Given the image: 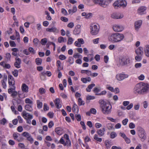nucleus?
Listing matches in <instances>:
<instances>
[{"label":"nucleus","mask_w":149,"mask_h":149,"mask_svg":"<svg viewBox=\"0 0 149 149\" xmlns=\"http://www.w3.org/2000/svg\"><path fill=\"white\" fill-rule=\"evenodd\" d=\"M149 90V85L148 84L141 82L136 85L133 91L136 94L143 95L148 93Z\"/></svg>","instance_id":"1"},{"label":"nucleus","mask_w":149,"mask_h":149,"mask_svg":"<svg viewBox=\"0 0 149 149\" xmlns=\"http://www.w3.org/2000/svg\"><path fill=\"white\" fill-rule=\"evenodd\" d=\"M99 103L100 104L101 111L103 113L108 115L111 113L112 107L109 103L106 102L102 100H99Z\"/></svg>","instance_id":"2"},{"label":"nucleus","mask_w":149,"mask_h":149,"mask_svg":"<svg viewBox=\"0 0 149 149\" xmlns=\"http://www.w3.org/2000/svg\"><path fill=\"white\" fill-rule=\"evenodd\" d=\"M123 34L118 33H115L112 34L109 37V40L113 43L120 42L124 38Z\"/></svg>","instance_id":"3"},{"label":"nucleus","mask_w":149,"mask_h":149,"mask_svg":"<svg viewBox=\"0 0 149 149\" xmlns=\"http://www.w3.org/2000/svg\"><path fill=\"white\" fill-rule=\"evenodd\" d=\"M15 87L14 86L13 88H9L8 89V93L10 94H11V96L13 98L16 97L17 95L20 98H24L25 96L24 94L23 95V93L19 92L18 91L17 92L15 91Z\"/></svg>","instance_id":"4"},{"label":"nucleus","mask_w":149,"mask_h":149,"mask_svg":"<svg viewBox=\"0 0 149 149\" xmlns=\"http://www.w3.org/2000/svg\"><path fill=\"white\" fill-rule=\"evenodd\" d=\"M127 3L125 0H117L113 3V6L116 9H118L121 7L124 8L126 6Z\"/></svg>","instance_id":"5"},{"label":"nucleus","mask_w":149,"mask_h":149,"mask_svg":"<svg viewBox=\"0 0 149 149\" xmlns=\"http://www.w3.org/2000/svg\"><path fill=\"white\" fill-rule=\"evenodd\" d=\"M139 136L141 139V141L143 142L146 138V133L145 130L142 127H139L138 128Z\"/></svg>","instance_id":"6"},{"label":"nucleus","mask_w":149,"mask_h":149,"mask_svg":"<svg viewBox=\"0 0 149 149\" xmlns=\"http://www.w3.org/2000/svg\"><path fill=\"white\" fill-rule=\"evenodd\" d=\"M91 33L93 35H97L99 32L100 27L97 24H93L90 26Z\"/></svg>","instance_id":"7"},{"label":"nucleus","mask_w":149,"mask_h":149,"mask_svg":"<svg viewBox=\"0 0 149 149\" xmlns=\"http://www.w3.org/2000/svg\"><path fill=\"white\" fill-rule=\"evenodd\" d=\"M120 63L123 65H127L129 64L130 62V58L126 56H123L120 58Z\"/></svg>","instance_id":"8"},{"label":"nucleus","mask_w":149,"mask_h":149,"mask_svg":"<svg viewBox=\"0 0 149 149\" xmlns=\"http://www.w3.org/2000/svg\"><path fill=\"white\" fill-rule=\"evenodd\" d=\"M93 2L95 4H98L100 6L105 8L109 4L108 1L107 0H93Z\"/></svg>","instance_id":"9"},{"label":"nucleus","mask_w":149,"mask_h":149,"mask_svg":"<svg viewBox=\"0 0 149 149\" xmlns=\"http://www.w3.org/2000/svg\"><path fill=\"white\" fill-rule=\"evenodd\" d=\"M128 77L129 75L128 74H118L116 75V79L120 81L128 78Z\"/></svg>","instance_id":"10"},{"label":"nucleus","mask_w":149,"mask_h":149,"mask_svg":"<svg viewBox=\"0 0 149 149\" xmlns=\"http://www.w3.org/2000/svg\"><path fill=\"white\" fill-rule=\"evenodd\" d=\"M113 30L116 32H121L124 29L123 26L120 25L114 24L113 26Z\"/></svg>","instance_id":"11"},{"label":"nucleus","mask_w":149,"mask_h":149,"mask_svg":"<svg viewBox=\"0 0 149 149\" xmlns=\"http://www.w3.org/2000/svg\"><path fill=\"white\" fill-rule=\"evenodd\" d=\"M146 7L145 6H141L139 7L137 10V12L138 14L140 15L144 14L146 13Z\"/></svg>","instance_id":"12"},{"label":"nucleus","mask_w":149,"mask_h":149,"mask_svg":"<svg viewBox=\"0 0 149 149\" xmlns=\"http://www.w3.org/2000/svg\"><path fill=\"white\" fill-rule=\"evenodd\" d=\"M8 79L9 85L12 86V88H13L14 86H15V81L12 75H9L8 76ZM10 88H12L11 87H10Z\"/></svg>","instance_id":"13"},{"label":"nucleus","mask_w":149,"mask_h":149,"mask_svg":"<svg viewBox=\"0 0 149 149\" xmlns=\"http://www.w3.org/2000/svg\"><path fill=\"white\" fill-rule=\"evenodd\" d=\"M15 62L14 63L15 66L17 68H19L21 67V60L18 57H16L15 58Z\"/></svg>","instance_id":"14"},{"label":"nucleus","mask_w":149,"mask_h":149,"mask_svg":"<svg viewBox=\"0 0 149 149\" xmlns=\"http://www.w3.org/2000/svg\"><path fill=\"white\" fill-rule=\"evenodd\" d=\"M47 31L49 32H52L54 33H57L59 32V30L56 27H52L51 28H47L46 29Z\"/></svg>","instance_id":"15"},{"label":"nucleus","mask_w":149,"mask_h":149,"mask_svg":"<svg viewBox=\"0 0 149 149\" xmlns=\"http://www.w3.org/2000/svg\"><path fill=\"white\" fill-rule=\"evenodd\" d=\"M84 43L83 39L82 38H79L77 40V41H76L74 43L76 46L78 47H80L81 44H83Z\"/></svg>","instance_id":"16"},{"label":"nucleus","mask_w":149,"mask_h":149,"mask_svg":"<svg viewBox=\"0 0 149 149\" xmlns=\"http://www.w3.org/2000/svg\"><path fill=\"white\" fill-rule=\"evenodd\" d=\"M22 116L25 119L28 118L32 119L33 116L30 114L27 113L26 111H24L22 113Z\"/></svg>","instance_id":"17"},{"label":"nucleus","mask_w":149,"mask_h":149,"mask_svg":"<svg viewBox=\"0 0 149 149\" xmlns=\"http://www.w3.org/2000/svg\"><path fill=\"white\" fill-rule=\"evenodd\" d=\"M111 17L114 19H120L122 18L123 15L121 14H117L114 13L111 15Z\"/></svg>","instance_id":"18"},{"label":"nucleus","mask_w":149,"mask_h":149,"mask_svg":"<svg viewBox=\"0 0 149 149\" xmlns=\"http://www.w3.org/2000/svg\"><path fill=\"white\" fill-rule=\"evenodd\" d=\"M81 26L80 25H77L76 26L73 31V34L75 35H78L80 33Z\"/></svg>","instance_id":"19"},{"label":"nucleus","mask_w":149,"mask_h":149,"mask_svg":"<svg viewBox=\"0 0 149 149\" xmlns=\"http://www.w3.org/2000/svg\"><path fill=\"white\" fill-rule=\"evenodd\" d=\"M142 23L141 20H139L136 22L134 23V27L135 29L138 31L141 27Z\"/></svg>","instance_id":"20"},{"label":"nucleus","mask_w":149,"mask_h":149,"mask_svg":"<svg viewBox=\"0 0 149 149\" xmlns=\"http://www.w3.org/2000/svg\"><path fill=\"white\" fill-rule=\"evenodd\" d=\"M143 48L140 47L135 50V53L137 55L142 56L143 55Z\"/></svg>","instance_id":"21"},{"label":"nucleus","mask_w":149,"mask_h":149,"mask_svg":"<svg viewBox=\"0 0 149 149\" xmlns=\"http://www.w3.org/2000/svg\"><path fill=\"white\" fill-rule=\"evenodd\" d=\"M54 102L57 109H59L61 107L62 105L60 103V101L59 98H56Z\"/></svg>","instance_id":"22"},{"label":"nucleus","mask_w":149,"mask_h":149,"mask_svg":"<svg viewBox=\"0 0 149 149\" xmlns=\"http://www.w3.org/2000/svg\"><path fill=\"white\" fill-rule=\"evenodd\" d=\"M19 136H20V134L16 132H14L13 134V136L14 139L18 142L21 141L22 140L21 138L19 139Z\"/></svg>","instance_id":"23"},{"label":"nucleus","mask_w":149,"mask_h":149,"mask_svg":"<svg viewBox=\"0 0 149 149\" xmlns=\"http://www.w3.org/2000/svg\"><path fill=\"white\" fill-rule=\"evenodd\" d=\"M144 52L145 56L148 57H149V45H146L145 46Z\"/></svg>","instance_id":"24"},{"label":"nucleus","mask_w":149,"mask_h":149,"mask_svg":"<svg viewBox=\"0 0 149 149\" xmlns=\"http://www.w3.org/2000/svg\"><path fill=\"white\" fill-rule=\"evenodd\" d=\"M21 89L22 91L24 92L27 93L29 91V87L25 84H22Z\"/></svg>","instance_id":"25"},{"label":"nucleus","mask_w":149,"mask_h":149,"mask_svg":"<svg viewBox=\"0 0 149 149\" xmlns=\"http://www.w3.org/2000/svg\"><path fill=\"white\" fill-rule=\"evenodd\" d=\"M55 132L59 135H61L63 133V129L60 127H57L55 129Z\"/></svg>","instance_id":"26"},{"label":"nucleus","mask_w":149,"mask_h":149,"mask_svg":"<svg viewBox=\"0 0 149 149\" xmlns=\"http://www.w3.org/2000/svg\"><path fill=\"white\" fill-rule=\"evenodd\" d=\"M25 109L28 111H32L33 110L32 104H26L25 106Z\"/></svg>","instance_id":"27"},{"label":"nucleus","mask_w":149,"mask_h":149,"mask_svg":"<svg viewBox=\"0 0 149 149\" xmlns=\"http://www.w3.org/2000/svg\"><path fill=\"white\" fill-rule=\"evenodd\" d=\"M58 42L59 43H62V42H66L67 41V39L65 38H64L63 37L61 36L59 37L58 39Z\"/></svg>","instance_id":"28"},{"label":"nucleus","mask_w":149,"mask_h":149,"mask_svg":"<svg viewBox=\"0 0 149 149\" xmlns=\"http://www.w3.org/2000/svg\"><path fill=\"white\" fill-rule=\"evenodd\" d=\"M56 64L57 65L58 70V71H60L61 70L63 69V68L62 66H61V63L60 61H59V60L57 61L56 62Z\"/></svg>","instance_id":"29"},{"label":"nucleus","mask_w":149,"mask_h":149,"mask_svg":"<svg viewBox=\"0 0 149 149\" xmlns=\"http://www.w3.org/2000/svg\"><path fill=\"white\" fill-rule=\"evenodd\" d=\"M97 133L99 135V136L100 137L103 136L104 134L103 131L101 129H100L97 130Z\"/></svg>","instance_id":"30"},{"label":"nucleus","mask_w":149,"mask_h":149,"mask_svg":"<svg viewBox=\"0 0 149 149\" xmlns=\"http://www.w3.org/2000/svg\"><path fill=\"white\" fill-rule=\"evenodd\" d=\"M95 86V85L94 84H91L89 85L88 87L86 88V91H87L88 92H90L91 91V89L92 88L94 87Z\"/></svg>","instance_id":"31"},{"label":"nucleus","mask_w":149,"mask_h":149,"mask_svg":"<svg viewBox=\"0 0 149 149\" xmlns=\"http://www.w3.org/2000/svg\"><path fill=\"white\" fill-rule=\"evenodd\" d=\"M45 74H47L48 76L50 77L51 75V73L50 71H47L45 72H43L41 73V76L44 77Z\"/></svg>","instance_id":"32"},{"label":"nucleus","mask_w":149,"mask_h":149,"mask_svg":"<svg viewBox=\"0 0 149 149\" xmlns=\"http://www.w3.org/2000/svg\"><path fill=\"white\" fill-rule=\"evenodd\" d=\"M36 62L37 65H40L42 63V59L39 58H37L36 59Z\"/></svg>","instance_id":"33"},{"label":"nucleus","mask_w":149,"mask_h":149,"mask_svg":"<svg viewBox=\"0 0 149 149\" xmlns=\"http://www.w3.org/2000/svg\"><path fill=\"white\" fill-rule=\"evenodd\" d=\"M111 142L109 140H106L105 144L107 148H110L111 146Z\"/></svg>","instance_id":"34"},{"label":"nucleus","mask_w":149,"mask_h":149,"mask_svg":"<svg viewBox=\"0 0 149 149\" xmlns=\"http://www.w3.org/2000/svg\"><path fill=\"white\" fill-rule=\"evenodd\" d=\"M37 107L38 109H40L42 107V102H40V101L38 100H37Z\"/></svg>","instance_id":"35"},{"label":"nucleus","mask_w":149,"mask_h":149,"mask_svg":"<svg viewBox=\"0 0 149 149\" xmlns=\"http://www.w3.org/2000/svg\"><path fill=\"white\" fill-rule=\"evenodd\" d=\"M94 139L96 140L99 141L100 142L102 141V139L98 137V135L97 134H95L94 135Z\"/></svg>","instance_id":"36"},{"label":"nucleus","mask_w":149,"mask_h":149,"mask_svg":"<svg viewBox=\"0 0 149 149\" xmlns=\"http://www.w3.org/2000/svg\"><path fill=\"white\" fill-rule=\"evenodd\" d=\"M74 41V39L70 37H69L68 38V39L67 42L68 45H71L72 44Z\"/></svg>","instance_id":"37"},{"label":"nucleus","mask_w":149,"mask_h":149,"mask_svg":"<svg viewBox=\"0 0 149 149\" xmlns=\"http://www.w3.org/2000/svg\"><path fill=\"white\" fill-rule=\"evenodd\" d=\"M107 127L109 130H111L113 129V126L111 123H108L107 125Z\"/></svg>","instance_id":"38"},{"label":"nucleus","mask_w":149,"mask_h":149,"mask_svg":"<svg viewBox=\"0 0 149 149\" xmlns=\"http://www.w3.org/2000/svg\"><path fill=\"white\" fill-rule=\"evenodd\" d=\"M117 135L116 132H111L110 135V137L111 139H114L116 137Z\"/></svg>","instance_id":"39"},{"label":"nucleus","mask_w":149,"mask_h":149,"mask_svg":"<svg viewBox=\"0 0 149 149\" xmlns=\"http://www.w3.org/2000/svg\"><path fill=\"white\" fill-rule=\"evenodd\" d=\"M22 135L24 137L26 138V139L31 135L28 132H24L22 133Z\"/></svg>","instance_id":"40"},{"label":"nucleus","mask_w":149,"mask_h":149,"mask_svg":"<svg viewBox=\"0 0 149 149\" xmlns=\"http://www.w3.org/2000/svg\"><path fill=\"white\" fill-rule=\"evenodd\" d=\"M25 102L26 103L29 104H33V102L30 99L27 98L25 99Z\"/></svg>","instance_id":"41"},{"label":"nucleus","mask_w":149,"mask_h":149,"mask_svg":"<svg viewBox=\"0 0 149 149\" xmlns=\"http://www.w3.org/2000/svg\"><path fill=\"white\" fill-rule=\"evenodd\" d=\"M47 39L46 38L42 39L41 40V43L42 45H45L47 42Z\"/></svg>","instance_id":"42"},{"label":"nucleus","mask_w":149,"mask_h":149,"mask_svg":"<svg viewBox=\"0 0 149 149\" xmlns=\"http://www.w3.org/2000/svg\"><path fill=\"white\" fill-rule=\"evenodd\" d=\"M28 51L31 54H34L36 53L35 51L34 50V49L32 47H29L28 49Z\"/></svg>","instance_id":"43"},{"label":"nucleus","mask_w":149,"mask_h":149,"mask_svg":"<svg viewBox=\"0 0 149 149\" xmlns=\"http://www.w3.org/2000/svg\"><path fill=\"white\" fill-rule=\"evenodd\" d=\"M78 104L79 106L84 105V102L82 100L81 98H79L78 99Z\"/></svg>","instance_id":"44"},{"label":"nucleus","mask_w":149,"mask_h":149,"mask_svg":"<svg viewBox=\"0 0 149 149\" xmlns=\"http://www.w3.org/2000/svg\"><path fill=\"white\" fill-rule=\"evenodd\" d=\"M68 62L70 64H72L74 63V58L72 57H70L68 58Z\"/></svg>","instance_id":"45"},{"label":"nucleus","mask_w":149,"mask_h":149,"mask_svg":"<svg viewBox=\"0 0 149 149\" xmlns=\"http://www.w3.org/2000/svg\"><path fill=\"white\" fill-rule=\"evenodd\" d=\"M18 70H15L12 72V74L15 77H17L18 76Z\"/></svg>","instance_id":"46"},{"label":"nucleus","mask_w":149,"mask_h":149,"mask_svg":"<svg viewBox=\"0 0 149 149\" xmlns=\"http://www.w3.org/2000/svg\"><path fill=\"white\" fill-rule=\"evenodd\" d=\"M77 109L78 110V107L75 103H74L73 106L72 110L74 112L76 111V110Z\"/></svg>","instance_id":"47"},{"label":"nucleus","mask_w":149,"mask_h":149,"mask_svg":"<svg viewBox=\"0 0 149 149\" xmlns=\"http://www.w3.org/2000/svg\"><path fill=\"white\" fill-rule=\"evenodd\" d=\"M95 97L94 96H91L90 95H88L86 96V99L87 100H93L95 99Z\"/></svg>","instance_id":"48"},{"label":"nucleus","mask_w":149,"mask_h":149,"mask_svg":"<svg viewBox=\"0 0 149 149\" xmlns=\"http://www.w3.org/2000/svg\"><path fill=\"white\" fill-rule=\"evenodd\" d=\"M71 145V141L70 140H67L65 142V143L64 146H70Z\"/></svg>","instance_id":"49"},{"label":"nucleus","mask_w":149,"mask_h":149,"mask_svg":"<svg viewBox=\"0 0 149 149\" xmlns=\"http://www.w3.org/2000/svg\"><path fill=\"white\" fill-rule=\"evenodd\" d=\"M142 56L137 55L135 58V59L137 61H140L142 59Z\"/></svg>","instance_id":"50"},{"label":"nucleus","mask_w":149,"mask_h":149,"mask_svg":"<svg viewBox=\"0 0 149 149\" xmlns=\"http://www.w3.org/2000/svg\"><path fill=\"white\" fill-rule=\"evenodd\" d=\"M49 107L47 106V104L45 103L44 104L43 109L45 111H47L49 110Z\"/></svg>","instance_id":"51"},{"label":"nucleus","mask_w":149,"mask_h":149,"mask_svg":"<svg viewBox=\"0 0 149 149\" xmlns=\"http://www.w3.org/2000/svg\"><path fill=\"white\" fill-rule=\"evenodd\" d=\"M45 89L43 88H41L39 89V92L41 94L45 93Z\"/></svg>","instance_id":"52"},{"label":"nucleus","mask_w":149,"mask_h":149,"mask_svg":"<svg viewBox=\"0 0 149 149\" xmlns=\"http://www.w3.org/2000/svg\"><path fill=\"white\" fill-rule=\"evenodd\" d=\"M107 118L108 120H110L111 121L114 122V123H116L117 122V120L115 119H114L112 118H111L110 117H107Z\"/></svg>","instance_id":"53"},{"label":"nucleus","mask_w":149,"mask_h":149,"mask_svg":"<svg viewBox=\"0 0 149 149\" xmlns=\"http://www.w3.org/2000/svg\"><path fill=\"white\" fill-rule=\"evenodd\" d=\"M75 117L78 121H81V117L80 114L75 115Z\"/></svg>","instance_id":"54"},{"label":"nucleus","mask_w":149,"mask_h":149,"mask_svg":"<svg viewBox=\"0 0 149 149\" xmlns=\"http://www.w3.org/2000/svg\"><path fill=\"white\" fill-rule=\"evenodd\" d=\"M26 139L28 141H29L31 143H32L34 141V139L31 137V135L29 137H28Z\"/></svg>","instance_id":"55"},{"label":"nucleus","mask_w":149,"mask_h":149,"mask_svg":"<svg viewBox=\"0 0 149 149\" xmlns=\"http://www.w3.org/2000/svg\"><path fill=\"white\" fill-rule=\"evenodd\" d=\"M142 66V64L141 63H137L135 64V67L137 68H141Z\"/></svg>","instance_id":"56"},{"label":"nucleus","mask_w":149,"mask_h":149,"mask_svg":"<svg viewBox=\"0 0 149 149\" xmlns=\"http://www.w3.org/2000/svg\"><path fill=\"white\" fill-rule=\"evenodd\" d=\"M66 58V57L64 55H60L59 56V58L62 60L65 59Z\"/></svg>","instance_id":"57"},{"label":"nucleus","mask_w":149,"mask_h":149,"mask_svg":"<svg viewBox=\"0 0 149 149\" xmlns=\"http://www.w3.org/2000/svg\"><path fill=\"white\" fill-rule=\"evenodd\" d=\"M9 43L10 46L12 47H15L16 46V44L15 42L13 41H10Z\"/></svg>","instance_id":"58"},{"label":"nucleus","mask_w":149,"mask_h":149,"mask_svg":"<svg viewBox=\"0 0 149 149\" xmlns=\"http://www.w3.org/2000/svg\"><path fill=\"white\" fill-rule=\"evenodd\" d=\"M128 121V119L127 118H125V119L123 120L122 121L123 124L124 125H126Z\"/></svg>","instance_id":"59"},{"label":"nucleus","mask_w":149,"mask_h":149,"mask_svg":"<svg viewBox=\"0 0 149 149\" xmlns=\"http://www.w3.org/2000/svg\"><path fill=\"white\" fill-rule=\"evenodd\" d=\"M135 124L133 123H131L129 124V127L130 129H134L135 127Z\"/></svg>","instance_id":"60"},{"label":"nucleus","mask_w":149,"mask_h":149,"mask_svg":"<svg viewBox=\"0 0 149 149\" xmlns=\"http://www.w3.org/2000/svg\"><path fill=\"white\" fill-rule=\"evenodd\" d=\"M33 42L34 44L37 46L39 42V41L37 38H35L33 39Z\"/></svg>","instance_id":"61"},{"label":"nucleus","mask_w":149,"mask_h":149,"mask_svg":"<svg viewBox=\"0 0 149 149\" xmlns=\"http://www.w3.org/2000/svg\"><path fill=\"white\" fill-rule=\"evenodd\" d=\"M94 58L97 61H99L100 60V56L98 54H97L95 55Z\"/></svg>","instance_id":"62"},{"label":"nucleus","mask_w":149,"mask_h":149,"mask_svg":"<svg viewBox=\"0 0 149 149\" xmlns=\"http://www.w3.org/2000/svg\"><path fill=\"white\" fill-rule=\"evenodd\" d=\"M90 112L91 113L95 114L96 113V111L95 109L92 108L90 109Z\"/></svg>","instance_id":"63"},{"label":"nucleus","mask_w":149,"mask_h":149,"mask_svg":"<svg viewBox=\"0 0 149 149\" xmlns=\"http://www.w3.org/2000/svg\"><path fill=\"white\" fill-rule=\"evenodd\" d=\"M61 19L65 22H67L68 21V19L67 18L63 17H61Z\"/></svg>","instance_id":"64"}]
</instances>
